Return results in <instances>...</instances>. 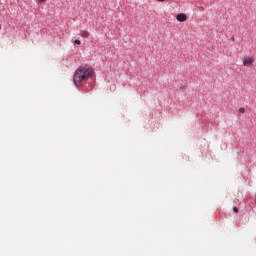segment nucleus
Returning <instances> with one entry per match:
<instances>
[{
  "instance_id": "obj_1",
  "label": "nucleus",
  "mask_w": 256,
  "mask_h": 256,
  "mask_svg": "<svg viewBox=\"0 0 256 256\" xmlns=\"http://www.w3.org/2000/svg\"><path fill=\"white\" fill-rule=\"evenodd\" d=\"M93 77V69L89 66H80L74 73V84L76 87H81L83 81Z\"/></svg>"
},
{
  "instance_id": "obj_2",
  "label": "nucleus",
  "mask_w": 256,
  "mask_h": 256,
  "mask_svg": "<svg viewBox=\"0 0 256 256\" xmlns=\"http://www.w3.org/2000/svg\"><path fill=\"white\" fill-rule=\"evenodd\" d=\"M255 63V59L253 57H247L243 60L244 67H251Z\"/></svg>"
},
{
  "instance_id": "obj_3",
  "label": "nucleus",
  "mask_w": 256,
  "mask_h": 256,
  "mask_svg": "<svg viewBox=\"0 0 256 256\" xmlns=\"http://www.w3.org/2000/svg\"><path fill=\"white\" fill-rule=\"evenodd\" d=\"M177 21H179L180 23H183L185 21H187V15L180 13L176 16Z\"/></svg>"
},
{
  "instance_id": "obj_4",
  "label": "nucleus",
  "mask_w": 256,
  "mask_h": 256,
  "mask_svg": "<svg viewBox=\"0 0 256 256\" xmlns=\"http://www.w3.org/2000/svg\"><path fill=\"white\" fill-rule=\"evenodd\" d=\"M80 35L82 37H84L85 39L89 38V36L91 35V33L87 30H80Z\"/></svg>"
},
{
  "instance_id": "obj_5",
  "label": "nucleus",
  "mask_w": 256,
  "mask_h": 256,
  "mask_svg": "<svg viewBox=\"0 0 256 256\" xmlns=\"http://www.w3.org/2000/svg\"><path fill=\"white\" fill-rule=\"evenodd\" d=\"M74 43L75 45H81V40H75Z\"/></svg>"
},
{
  "instance_id": "obj_6",
  "label": "nucleus",
  "mask_w": 256,
  "mask_h": 256,
  "mask_svg": "<svg viewBox=\"0 0 256 256\" xmlns=\"http://www.w3.org/2000/svg\"><path fill=\"white\" fill-rule=\"evenodd\" d=\"M239 113H245V108L243 107L239 108Z\"/></svg>"
},
{
  "instance_id": "obj_7",
  "label": "nucleus",
  "mask_w": 256,
  "mask_h": 256,
  "mask_svg": "<svg viewBox=\"0 0 256 256\" xmlns=\"http://www.w3.org/2000/svg\"><path fill=\"white\" fill-rule=\"evenodd\" d=\"M233 211H234V213H239V208L234 207V208H233Z\"/></svg>"
},
{
  "instance_id": "obj_8",
  "label": "nucleus",
  "mask_w": 256,
  "mask_h": 256,
  "mask_svg": "<svg viewBox=\"0 0 256 256\" xmlns=\"http://www.w3.org/2000/svg\"><path fill=\"white\" fill-rule=\"evenodd\" d=\"M41 3H43V2H45V1H47V0H39Z\"/></svg>"
},
{
  "instance_id": "obj_9",
  "label": "nucleus",
  "mask_w": 256,
  "mask_h": 256,
  "mask_svg": "<svg viewBox=\"0 0 256 256\" xmlns=\"http://www.w3.org/2000/svg\"><path fill=\"white\" fill-rule=\"evenodd\" d=\"M157 1L163 2V1H165V0H157Z\"/></svg>"
},
{
  "instance_id": "obj_10",
  "label": "nucleus",
  "mask_w": 256,
  "mask_h": 256,
  "mask_svg": "<svg viewBox=\"0 0 256 256\" xmlns=\"http://www.w3.org/2000/svg\"><path fill=\"white\" fill-rule=\"evenodd\" d=\"M0 30H1V26H0Z\"/></svg>"
}]
</instances>
